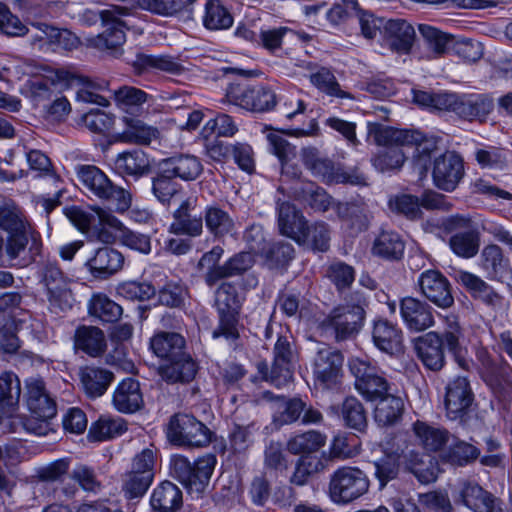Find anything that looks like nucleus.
<instances>
[{
	"instance_id": "1",
	"label": "nucleus",
	"mask_w": 512,
	"mask_h": 512,
	"mask_svg": "<svg viewBox=\"0 0 512 512\" xmlns=\"http://www.w3.org/2000/svg\"><path fill=\"white\" fill-rule=\"evenodd\" d=\"M64 214L84 233L89 241L110 244L115 241L113 231L120 233L121 243L129 249L142 254H149L152 250L151 239L148 235L132 231L122 224L110 211L100 207H91L84 210L78 206L66 207Z\"/></svg>"
},
{
	"instance_id": "2",
	"label": "nucleus",
	"mask_w": 512,
	"mask_h": 512,
	"mask_svg": "<svg viewBox=\"0 0 512 512\" xmlns=\"http://www.w3.org/2000/svg\"><path fill=\"white\" fill-rule=\"evenodd\" d=\"M185 339L175 332H158L150 339V349L159 358L169 360V364L159 367L162 380L172 383H189L194 380L197 365L184 353Z\"/></svg>"
},
{
	"instance_id": "3",
	"label": "nucleus",
	"mask_w": 512,
	"mask_h": 512,
	"mask_svg": "<svg viewBox=\"0 0 512 512\" xmlns=\"http://www.w3.org/2000/svg\"><path fill=\"white\" fill-rule=\"evenodd\" d=\"M366 300L362 293L354 292L344 303L335 306L319 323L323 336L335 342L355 338L365 321Z\"/></svg>"
},
{
	"instance_id": "4",
	"label": "nucleus",
	"mask_w": 512,
	"mask_h": 512,
	"mask_svg": "<svg viewBox=\"0 0 512 512\" xmlns=\"http://www.w3.org/2000/svg\"><path fill=\"white\" fill-rule=\"evenodd\" d=\"M369 135L377 145L415 146L413 159L421 169L420 174H426L427 164L437 149L436 138L426 137L419 131L396 129L374 123L369 125Z\"/></svg>"
},
{
	"instance_id": "5",
	"label": "nucleus",
	"mask_w": 512,
	"mask_h": 512,
	"mask_svg": "<svg viewBox=\"0 0 512 512\" xmlns=\"http://www.w3.org/2000/svg\"><path fill=\"white\" fill-rule=\"evenodd\" d=\"M369 487L370 480L363 470L344 465L330 474L327 492L333 503L346 505L367 494Z\"/></svg>"
},
{
	"instance_id": "6",
	"label": "nucleus",
	"mask_w": 512,
	"mask_h": 512,
	"mask_svg": "<svg viewBox=\"0 0 512 512\" xmlns=\"http://www.w3.org/2000/svg\"><path fill=\"white\" fill-rule=\"evenodd\" d=\"M168 441L178 447L203 448L212 440L211 430L192 414L175 413L166 425Z\"/></svg>"
},
{
	"instance_id": "7",
	"label": "nucleus",
	"mask_w": 512,
	"mask_h": 512,
	"mask_svg": "<svg viewBox=\"0 0 512 512\" xmlns=\"http://www.w3.org/2000/svg\"><path fill=\"white\" fill-rule=\"evenodd\" d=\"M77 179L88 196L103 200L117 201V210L125 211L131 203V195L123 188L115 186L106 174L94 165H78Z\"/></svg>"
},
{
	"instance_id": "8",
	"label": "nucleus",
	"mask_w": 512,
	"mask_h": 512,
	"mask_svg": "<svg viewBox=\"0 0 512 512\" xmlns=\"http://www.w3.org/2000/svg\"><path fill=\"white\" fill-rule=\"evenodd\" d=\"M216 463L213 454L203 455L194 463L183 455H174L171 458V471L190 493H202L210 482Z\"/></svg>"
},
{
	"instance_id": "9",
	"label": "nucleus",
	"mask_w": 512,
	"mask_h": 512,
	"mask_svg": "<svg viewBox=\"0 0 512 512\" xmlns=\"http://www.w3.org/2000/svg\"><path fill=\"white\" fill-rule=\"evenodd\" d=\"M25 403L31 413V417L23 421L25 430L38 436L48 435L52 431L50 420L57 414L55 399L45 386H27Z\"/></svg>"
},
{
	"instance_id": "10",
	"label": "nucleus",
	"mask_w": 512,
	"mask_h": 512,
	"mask_svg": "<svg viewBox=\"0 0 512 512\" xmlns=\"http://www.w3.org/2000/svg\"><path fill=\"white\" fill-rule=\"evenodd\" d=\"M359 394L367 401L375 403L374 419L380 426L396 423L403 412L401 397L388 392V386H355Z\"/></svg>"
},
{
	"instance_id": "11",
	"label": "nucleus",
	"mask_w": 512,
	"mask_h": 512,
	"mask_svg": "<svg viewBox=\"0 0 512 512\" xmlns=\"http://www.w3.org/2000/svg\"><path fill=\"white\" fill-rule=\"evenodd\" d=\"M290 338L287 335L278 336L273 349L274 365L271 370L265 361L257 362V374L254 376L256 381L282 384L291 380L289 366L295 358V351Z\"/></svg>"
},
{
	"instance_id": "12",
	"label": "nucleus",
	"mask_w": 512,
	"mask_h": 512,
	"mask_svg": "<svg viewBox=\"0 0 512 512\" xmlns=\"http://www.w3.org/2000/svg\"><path fill=\"white\" fill-rule=\"evenodd\" d=\"M226 97L230 103L253 112L269 111L276 105L274 91L265 86L231 85Z\"/></svg>"
},
{
	"instance_id": "13",
	"label": "nucleus",
	"mask_w": 512,
	"mask_h": 512,
	"mask_svg": "<svg viewBox=\"0 0 512 512\" xmlns=\"http://www.w3.org/2000/svg\"><path fill=\"white\" fill-rule=\"evenodd\" d=\"M343 362L341 352L325 344H318L311 363L315 381L323 384L339 382L343 374Z\"/></svg>"
},
{
	"instance_id": "14",
	"label": "nucleus",
	"mask_w": 512,
	"mask_h": 512,
	"mask_svg": "<svg viewBox=\"0 0 512 512\" xmlns=\"http://www.w3.org/2000/svg\"><path fill=\"white\" fill-rule=\"evenodd\" d=\"M417 286L421 295L435 306L448 309L454 305L451 284L440 271H423L418 277Z\"/></svg>"
},
{
	"instance_id": "15",
	"label": "nucleus",
	"mask_w": 512,
	"mask_h": 512,
	"mask_svg": "<svg viewBox=\"0 0 512 512\" xmlns=\"http://www.w3.org/2000/svg\"><path fill=\"white\" fill-rule=\"evenodd\" d=\"M464 173L462 157L455 152L447 151L434 161L433 183L440 190L452 192L462 180Z\"/></svg>"
},
{
	"instance_id": "16",
	"label": "nucleus",
	"mask_w": 512,
	"mask_h": 512,
	"mask_svg": "<svg viewBox=\"0 0 512 512\" xmlns=\"http://www.w3.org/2000/svg\"><path fill=\"white\" fill-rule=\"evenodd\" d=\"M414 27L405 19L384 21L381 30V45L398 55L409 54L414 43Z\"/></svg>"
},
{
	"instance_id": "17",
	"label": "nucleus",
	"mask_w": 512,
	"mask_h": 512,
	"mask_svg": "<svg viewBox=\"0 0 512 512\" xmlns=\"http://www.w3.org/2000/svg\"><path fill=\"white\" fill-rule=\"evenodd\" d=\"M400 315L409 331L422 332L435 324L434 309L425 301L414 297H404L399 305Z\"/></svg>"
},
{
	"instance_id": "18",
	"label": "nucleus",
	"mask_w": 512,
	"mask_h": 512,
	"mask_svg": "<svg viewBox=\"0 0 512 512\" xmlns=\"http://www.w3.org/2000/svg\"><path fill=\"white\" fill-rule=\"evenodd\" d=\"M453 497L456 504L464 505L473 512H494L495 510L496 498L474 480L460 481Z\"/></svg>"
},
{
	"instance_id": "19",
	"label": "nucleus",
	"mask_w": 512,
	"mask_h": 512,
	"mask_svg": "<svg viewBox=\"0 0 512 512\" xmlns=\"http://www.w3.org/2000/svg\"><path fill=\"white\" fill-rule=\"evenodd\" d=\"M493 109L494 101L488 94H460L456 114L464 120L484 121Z\"/></svg>"
},
{
	"instance_id": "20",
	"label": "nucleus",
	"mask_w": 512,
	"mask_h": 512,
	"mask_svg": "<svg viewBox=\"0 0 512 512\" xmlns=\"http://www.w3.org/2000/svg\"><path fill=\"white\" fill-rule=\"evenodd\" d=\"M415 350L425 367L438 371L445 363L442 339L438 332H428L415 341Z\"/></svg>"
},
{
	"instance_id": "21",
	"label": "nucleus",
	"mask_w": 512,
	"mask_h": 512,
	"mask_svg": "<svg viewBox=\"0 0 512 512\" xmlns=\"http://www.w3.org/2000/svg\"><path fill=\"white\" fill-rule=\"evenodd\" d=\"M151 512H178L183 506L182 490L173 482L159 483L150 495Z\"/></svg>"
},
{
	"instance_id": "22",
	"label": "nucleus",
	"mask_w": 512,
	"mask_h": 512,
	"mask_svg": "<svg viewBox=\"0 0 512 512\" xmlns=\"http://www.w3.org/2000/svg\"><path fill=\"white\" fill-rule=\"evenodd\" d=\"M196 200L187 198L183 200L180 206L173 213V222L169 231L176 235H188L198 237L203 232L202 216H192L190 212L195 208Z\"/></svg>"
},
{
	"instance_id": "23",
	"label": "nucleus",
	"mask_w": 512,
	"mask_h": 512,
	"mask_svg": "<svg viewBox=\"0 0 512 512\" xmlns=\"http://www.w3.org/2000/svg\"><path fill=\"white\" fill-rule=\"evenodd\" d=\"M74 348L90 357H100L107 349L104 332L96 326L81 325L77 327L73 337Z\"/></svg>"
},
{
	"instance_id": "24",
	"label": "nucleus",
	"mask_w": 512,
	"mask_h": 512,
	"mask_svg": "<svg viewBox=\"0 0 512 512\" xmlns=\"http://www.w3.org/2000/svg\"><path fill=\"white\" fill-rule=\"evenodd\" d=\"M164 173L183 181H192L200 176L203 165L198 157L190 154H179L161 162Z\"/></svg>"
},
{
	"instance_id": "25",
	"label": "nucleus",
	"mask_w": 512,
	"mask_h": 512,
	"mask_svg": "<svg viewBox=\"0 0 512 512\" xmlns=\"http://www.w3.org/2000/svg\"><path fill=\"white\" fill-rule=\"evenodd\" d=\"M115 171L123 176L139 179L151 171V162L148 155L140 150L125 151L116 157L114 161Z\"/></svg>"
},
{
	"instance_id": "26",
	"label": "nucleus",
	"mask_w": 512,
	"mask_h": 512,
	"mask_svg": "<svg viewBox=\"0 0 512 512\" xmlns=\"http://www.w3.org/2000/svg\"><path fill=\"white\" fill-rule=\"evenodd\" d=\"M277 212L280 233L300 242L305 235L306 221L303 215L289 202H278Z\"/></svg>"
},
{
	"instance_id": "27",
	"label": "nucleus",
	"mask_w": 512,
	"mask_h": 512,
	"mask_svg": "<svg viewBox=\"0 0 512 512\" xmlns=\"http://www.w3.org/2000/svg\"><path fill=\"white\" fill-rule=\"evenodd\" d=\"M455 280L462 285L474 299H478L492 306L500 303L501 297L499 294L478 275L459 270L455 274Z\"/></svg>"
},
{
	"instance_id": "28",
	"label": "nucleus",
	"mask_w": 512,
	"mask_h": 512,
	"mask_svg": "<svg viewBox=\"0 0 512 512\" xmlns=\"http://www.w3.org/2000/svg\"><path fill=\"white\" fill-rule=\"evenodd\" d=\"M124 258L120 252L110 247L96 250L94 256L87 261V266L94 277L107 278L118 272Z\"/></svg>"
},
{
	"instance_id": "29",
	"label": "nucleus",
	"mask_w": 512,
	"mask_h": 512,
	"mask_svg": "<svg viewBox=\"0 0 512 512\" xmlns=\"http://www.w3.org/2000/svg\"><path fill=\"white\" fill-rule=\"evenodd\" d=\"M136 11L137 5L133 0H121V4H111L101 11L84 9L79 14V21L84 25L91 26L100 19L103 25H108L111 20L115 21L119 16H132Z\"/></svg>"
},
{
	"instance_id": "30",
	"label": "nucleus",
	"mask_w": 512,
	"mask_h": 512,
	"mask_svg": "<svg viewBox=\"0 0 512 512\" xmlns=\"http://www.w3.org/2000/svg\"><path fill=\"white\" fill-rule=\"evenodd\" d=\"M479 261L481 269L489 280H501L511 271L509 259L495 244H489L482 249Z\"/></svg>"
},
{
	"instance_id": "31",
	"label": "nucleus",
	"mask_w": 512,
	"mask_h": 512,
	"mask_svg": "<svg viewBox=\"0 0 512 512\" xmlns=\"http://www.w3.org/2000/svg\"><path fill=\"white\" fill-rule=\"evenodd\" d=\"M442 346L445 345L451 352L460 367L469 370L472 362L461 357V346L464 338V331L461 327L458 317L447 315L444 317V331L440 334Z\"/></svg>"
},
{
	"instance_id": "32",
	"label": "nucleus",
	"mask_w": 512,
	"mask_h": 512,
	"mask_svg": "<svg viewBox=\"0 0 512 512\" xmlns=\"http://www.w3.org/2000/svg\"><path fill=\"white\" fill-rule=\"evenodd\" d=\"M372 337L375 346L383 352L394 354L402 349L401 329L387 320L381 319L374 323Z\"/></svg>"
},
{
	"instance_id": "33",
	"label": "nucleus",
	"mask_w": 512,
	"mask_h": 512,
	"mask_svg": "<svg viewBox=\"0 0 512 512\" xmlns=\"http://www.w3.org/2000/svg\"><path fill=\"white\" fill-rule=\"evenodd\" d=\"M311 172L320 177L326 183H348L352 185H365L366 179L362 174L355 171H345L340 166H336L331 160L321 158Z\"/></svg>"
},
{
	"instance_id": "34",
	"label": "nucleus",
	"mask_w": 512,
	"mask_h": 512,
	"mask_svg": "<svg viewBox=\"0 0 512 512\" xmlns=\"http://www.w3.org/2000/svg\"><path fill=\"white\" fill-rule=\"evenodd\" d=\"M125 16H119L115 21L111 20L108 25H104L106 30L101 34L89 38L88 44L98 50H117L126 41L125 28L126 23L123 20Z\"/></svg>"
},
{
	"instance_id": "35",
	"label": "nucleus",
	"mask_w": 512,
	"mask_h": 512,
	"mask_svg": "<svg viewBox=\"0 0 512 512\" xmlns=\"http://www.w3.org/2000/svg\"><path fill=\"white\" fill-rule=\"evenodd\" d=\"M405 251L402 237L395 231H381L374 239L371 252L374 256L385 260H399Z\"/></svg>"
},
{
	"instance_id": "36",
	"label": "nucleus",
	"mask_w": 512,
	"mask_h": 512,
	"mask_svg": "<svg viewBox=\"0 0 512 512\" xmlns=\"http://www.w3.org/2000/svg\"><path fill=\"white\" fill-rule=\"evenodd\" d=\"M475 445L452 436L448 447L442 453V460L453 466L463 467L475 462L480 456Z\"/></svg>"
},
{
	"instance_id": "37",
	"label": "nucleus",
	"mask_w": 512,
	"mask_h": 512,
	"mask_svg": "<svg viewBox=\"0 0 512 512\" xmlns=\"http://www.w3.org/2000/svg\"><path fill=\"white\" fill-rule=\"evenodd\" d=\"M133 67L139 74L148 70H159L179 75L184 71L183 65L169 55L137 54L133 61Z\"/></svg>"
},
{
	"instance_id": "38",
	"label": "nucleus",
	"mask_w": 512,
	"mask_h": 512,
	"mask_svg": "<svg viewBox=\"0 0 512 512\" xmlns=\"http://www.w3.org/2000/svg\"><path fill=\"white\" fill-rule=\"evenodd\" d=\"M234 19L221 0H207L202 16L203 26L210 31L229 29Z\"/></svg>"
},
{
	"instance_id": "39",
	"label": "nucleus",
	"mask_w": 512,
	"mask_h": 512,
	"mask_svg": "<svg viewBox=\"0 0 512 512\" xmlns=\"http://www.w3.org/2000/svg\"><path fill=\"white\" fill-rule=\"evenodd\" d=\"M203 217L207 230L216 238L231 234L234 229L233 218L217 204L206 206Z\"/></svg>"
},
{
	"instance_id": "40",
	"label": "nucleus",
	"mask_w": 512,
	"mask_h": 512,
	"mask_svg": "<svg viewBox=\"0 0 512 512\" xmlns=\"http://www.w3.org/2000/svg\"><path fill=\"white\" fill-rule=\"evenodd\" d=\"M473 393L470 386H447L445 407L451 420L461 417L470 407Z\"/></svg>"
},
{
	"instance_id": "41",
	"label": "nucleus",
	"mask_w": 512,
	"mask_h": 512,
	"mask_svg": "<svg viewBox=\"0 0 512 512\" xmlns=\"http://www.w3.org/2000/svg\"><path fill=\"white\" fill-rule=\"evenodd\" d=\"M124 130L119 134V140L123 143H132L140 145H148L153 139L157 138V129L150 127L142 121L124 117Z\"/></svg>"
},
{
	"instance_id": "42",
	"label": "nucleus",
	"mask_w": 512,
	"mask_h": 512,
	"mask_svg": "<svg viewBox=\"0 0 512 512\" xmlns=\"http://www.w3.org/2000/svg\"><path fill=\"white\" fill-rule=\"evenodd\" d=\"M418 29L426 48V52L421 55V58L436 59L446 53L450 42L449 35L428 24H420Z\"/></svg>"
},
{
	"instance_id": "43",
	"label": "nucleus",
	"mask_w": 512,
	"mask_h": 512,
	"mask_svg": "<svg viewBox=\"0 0 512 512\" xmlns=\"http://www.w3.org/2000/svg\"><path fill=\"white\" fill-rule=\"evenodd\" d=\"M449 246L457 256L472 258L479 251L480 234L475 228L457 231L450 237Z\"/></svg>"
},
{
	"instance_id": "44",
	"label": "nucleus",
	"mask_w": 512,
	"mask_h": 512,
	"mask_svg": "<svg viewBox=\"0 0 512 512\" xmlns=\"http://www.w3.org/2000/svg\"><path fill=\"white\" fill-rule=\"evenodd\" d=\"M326 443V436L319 431L310 430L291 437L286 444L287 450L293 455L315 453Z\"/></svg>"
},
{
	"instance_id": "45",
	"label": "nucleus",
	"mask_w": 512,
	"mask_h": 512,
	"mask_svg": "<svg viewBox=\"0 0 512 512\" xmlns=\"http://www.w3.org/2000/svg\"><path fill=\"white\" fill-rule=\"evenodd\" d=\"M310 82L320 92L339 99L356 100V97L343 89H341L335 75L327 68H320L316 72L311 73Z\"/></svg>"
},
{
	"instance_id": "46",
	"label": "nucleus",
	"mask_w": 512,
	"mask_h": 512,
	"mask_svg": "<svg viewBox=\"0 0 512 512\" xmlns=\"http://www.w3.org/2000/svg\"><path fill=\"white\" fill-rule=\"evenodd\" d=\"M223 253L222 247L214 246L210 251L203 254L199 260L198 266L204 271L205 283L210 287L224 279L225 263L219 265Z\"/></svg>"
},
{
	"instance_id": "47",
	"label": "nucleus",
	"mask_w": 512,
	"mask_h": 512,
	"mask_svg": "<svg viewBox=\"0 0 512 512\" xmlns=\"http://www.w3.org/2000/svg\"><path fill=\"white\" fill-rule=\"evenodd\" d=\"M89 314L102 322H116L122 315V307L104 294H95L88 304Z\"/></svg>"
},
{
	"instance_id": "48",
	"label": "nucleus",
	"mask_w": 512,
	"mask_h": 512,
	"mask_svg": "<svg viewBox=\"0 0 512 512\" xmlns=\"http://www.w3.org/2000/svg\"><path fill=\"white\" fill-rule=\"evenodd\" d=\"M127 431L126 421L120 417H100L89 429V437L94 441H105Z\"/></svg>"
},
{
	"instance_id": "49",
	"label": "nucleus",
	"mask_w": 512,
	"mask_h": 512,
	"mask_svg": "<svg viewBox=\"0 0 512 512\" xmlns=\"http://www.w3.org/2000/svg\"><path fill=\"white\" fill-rule=\"evenodd\" d=\"M349 369L356 379V384H388L384 373L375 364L354 358L349 361Z\"/></svg>"
},
{
	"instance_id": "50",
	"label": "nucleus",
	"mask_w": 512,
	"mask_h": 512,
	"mask_svg": "<svg viewBox=\"0 0 512 512\" xmlns=\"http://www.w3.org/2000/svg\"><path fill=\"white\" fill-rule=\"evenodd\" d=\"M413 429L423 447L428 451L436 452L449 442L447 430L434 428L420 421L414 424Z\"/></svg>"
},
{
	"instance_id": "51",
	"label": "nucleus",
	"mask_w": 512,
	"mask_h": 512,
	"mask_svg": "<svg viewBox=\"0 0 512 512\" xmlns=\"http://www.w3.org/2000/svg\"><path fill=\"white\" fill-rule=\"evenodd\" d=\"M113 403L119 412H136L143 405L140 386H117L113 395Z\"/></svg>"
},
{
	"instance_id": "52",
	"label": "nucleus",
	"mask_w": 512,
	"mask_h": 512,
	"mask_svg": "<svg viewBox=\"0 0 512 512\" xmlns=\"http://www.w3.org/2000/svg\"><path fill=\"white\" fill-rule=\"evenodd\" d=\"M325 463L316 456H301L295 464V469L290 477V482L297 486L307 484L310 477L325 471Z\"/></svg>"
},
{
	"instance_id": "53",
	"label": "nucleus",
	"mask_w": 512,
	"mask_h": 512,
	"mask_svg": "<svg viewBox=\"0 0 512 512\" xmlns=\"http://www.w3.org/2000/svg\"><path fill=\"white\" fill-rule=\"evenodd\" d=\"M342 417L345 425L358 432L367 428V415L361 402L353 397H347L342 404Z\"/></svg>"
},
{
	"instance_id": "54",
	"label": "nucleus",
	"mask_w": 512,
	"mask_h": 512,
	"mask_svg": "<svg viewBox=\"0 0 512 512\" xmlns=\"http://www.w3.org/2000/svg\"><path fill=\"white\" fill-rule=\"evenodd\" d=\"M385 147L373 159V166L380 172L398 170L405 162V153L402 145H382Z\"/></svg>"
},
{
	"instance_id": "55",
	"label": "nucleus",
	"mask_w": 512,
	"mask_h": 512,
	"mask_svg": "<svg viewBox=\"0 0 512 512\" xmlns=\"http://www.w3.org/2000/svg\"><path fill=\"white\" fill-rule=\"evenodd\" d=\"M172 176L161 173L152 180V193L163 205H170L171 201L179 194L180 185L172 180Z\"/></svg>"
},
{
	"instance_id": "56",
	"label": "nucleus",
	"mask_w": 512,
	"mask_h": 512,
	"mask_svg": "<svg viewBox=\"0 0 512 512\" xmlns=\"http://www.w3.org/2000/svg\"><path fill=\"white\" fill-rule=\"evenodd\" d=\"M152 482L153 480L147 479L145 475L141 476L127 471L122 476L121 490L128 500L140 499L146 494Z\"/></svg>"
},
{
	"instance_id": "57",
	"label": "nucleus",
	"mask_w": 512,
	"mask_h": 512,
	"mask_svg": "<svg viewBox=\"0 0 512 512\" xmlns=\"http://www.w3.org/2000/svg\"><path fill=\"white\" fill-rule=\"evenodd\" d=\"M238 131L237 124L230 115L220 113L210 119L204 125L201 135L208 139L212 134L217 133L221 137H232Z\"/></svg>"
},
{
	"instance_id": "58",
	"label": "nucleus",
	"mask_w": 512,
	"mask_h": 512,
	"mask_svg": "<svg viewBox=\"0 0 512 512\" xmlns=\"http://www.w3.org/2000/svg\"><path fill=\"white\" fill-rule=\"evenodd\" d=\"M215 305L218 313L239 312L241 304L236 287L232 283L224 282L217 288Z\"/></svg>"
},
{
	"instance_id": "59",
	"label": "nucleus",
	"mask_w": 512,
	"mask_h": 512,
	"mask_svg": "<svg viewBox=\"0 0 512 512\" xmlns=\"http://www.w3.org/2000/svg\"><path fill=\"white\" fill-rule=\"evenodd\" d=\"M156 290L149 282L126 281L117 286V294L131 301H145L154 296Z\"/></svg>"
},
{
	"instance_id": "60",
	"label": "nucleus",
	"mask_w": 512,
	"mask_h": 512,
	"mask_svg": "<svg viewBox=\"0 0 512 512\" xmlns=\"http://www.w3.org/2000/svg\"><path fill=\"white\" fill-rule=\"evenodd\" d=\"M326 276L336 286L338 291L345 290L355 280V269L342 261L332 262L327 270Z\"/></svg>"
},
{
	"instance_id": "61",
	"label": "nucleus",
	"mask_w": 512,
	"mask_h": 512,
	"mask_svg": "<svg viewBox=\"0 0 512 512\" xmlns=\"http://www.w3.org/2000/svg\"><path fill=\"white\" fill-rule=\"evenodd\" d=\"M114 97L117 105L126 111L136 109L148 100L145 91L132 86H123L115 90Z\"/></svg>"
},
{
	"instance_id": "62",
	"label": "nucleus",
	"mask_w": 512,
	"mask_h": 512,
	"mask_svg": "<svg viewBox=\"0 0 512 512\" xmlns=\"http://www.w3.org/2000/svg\"><path fill=\"white\" fill-rule=\"evenodd\" d=\"M267 141L269 151L279 159L282 165V173L285 174L287 164L296 156L295 147L278 133H269Z\"/></svg>"
},
{
	"instance_id": "63",
	"label": "nucleus",
	"mask_w": 512,
	"mask_h": 512,
	"mask_svg": "<svg viewBox=\"0 0 512 512\" xmlns=\"http://www.w3.org/2000/svg\"><path fill=\"white\" fill-rule=\"evenodd\" d=\"M389 206L393 211L404 215L406 218L416 220L422 217L420 199L410 194H401L390 199Z\"/></svg>"
},
{
	"instance_id": "64",
	"label": "nucleus",
	"mask_w": 512,
	"mask_h": 512,
	"mask_svg": "<svg viewBox=\"0 0 512 512\" xmlns=\"http://www.w3.org/2000/svg\"><path fill=\"white\" fill-rule=\"evenodd\" d=\"M291 33L292 30L288 27L261 29L257 46L262 47L272 54H276L277 51L282 49L284 38Z\"/></svg>"
}]
</instances>
